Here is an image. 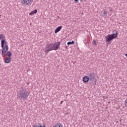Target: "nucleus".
<instances>
[{"instance_id": "obj_13", "label": "nucleus", "mask_w": 127, "mask_h": 127, "mask_svg": "<svg viewBox=\"0 0 127 127\" xmlns=\"http://www.w3.org/2000/svg\"><path fill=\"white\" fill-rule=\"evenodd\" d=\"M6 55L7 56V57L10 58L11 57V55H12V54L10 51H8L6 53Z\"/></svg>"}, {"instance_id": "obj_22", "label": "nucleus", "mask_w": 127, "mask_h": 127, "mask_svg": "<svg viewBox=\"0 0 127 127\" xmlns=\"http://www.w3.org/2000/svg\"><path fill=\"white\" fill-rule=\"evenodd\" d=\"M84 0H80V1H83Z\"/></svg>"}, {"instance_id": "obj_11", "label": "nucleus", "mask_w": 127, "mask_h": 127, "mask_svg": "<svg viewBox=\"0 0 127 127\" xmlns=\"http://www.w3.org/2000/svg\"><path fill=\"white\" fill-rule=\"evenodd\" d=\"M103 15L102 16H105V15H107V14H109V10L107 9L104 10L102 11Z\"/></svg>"}, {"instance_id": "obj_21", "label": "nucleus", "mask_w": 127, "mask_h": 127, "mask_svg": "<svg viewBox=\"0 0 127 127\" xmlns=\"http://www.w3.org/2000/svg\"><path fill=\"white\" fill-rule=\"evenodd\" d=\"M74 1H75L76 3L78 2L79 1V0H74Z\"/></svg>"}, {"instance_id": "obj_3", "label": "nucleus", "mask_w": 127, "mask_h": 127, "mask_svg": "<svg viewBox=\"0 0 127 127\" xmlns=\"http://www.w3.org/2000/svg\"><path fill=\"white\" fill-rule=\"evenodd\" d=\"M117 37H118V32L116 34L108 35L105 36L106 41V42H110L111 40H113V39H115V38H117Z\"/></svg>"}, {"instance_id": "obj_18", "label": "nucleus", "mask_w": 127, "mask_h": 127, "mask_svg": "<svg viewBox=\"0 0 127 127\" xmlns=\"http://www.w3.org/2000/svg\"><path fill=\"white\" fill-rule=\"evenodd\" d=\"M1 39H2V40H3V39H3V35H2V34H0V40H1Z\"/></svg>"}, {"instance_id": "obj_4", "label": "nucleus", "mask_w": 127, "mask_h": 127, "mask_svg": "<svg viewBox=\"0 0 127 127\" xmlns=\"http://www.w3.org/2000/svg\"><path fill=\"white\" fill-rule=\"evenodd\" d=\"M43 50H44V52H45V53L50 52V51H52V50H53V49L52 48V44H50L47 45L46 47Z\"/></svg>"}, {"instance_id": "obj_12", "label": "nucleus", "mask_w": 127, "mask_h": 127, "mask_svg": "<svg viewBox=\"0 0 127 127\" xmlns=\"http://www.w3.org/2000/svg\"><path fill=\"white\" fill-rule=\"evenodd\" d=\"M33 127H46L45 126H42L40 123H37L33 126Z\"/></svg>"}, {"instance_id": "obj_15", "label": "nucleus", "mask_w": 127, "mask_h": 127, "mask_svg": "<svg viewBox=\"0 0 127 127\" xmlns=\"http://www.w3.org/2000/svg\"><path fill=\"white\" fill-rule=\"evenodd\" d=\"M53 127H63V125L60 123H58L55 124Z\"/></svg>"}, {"instance_id": "obj_14", "label": "nucleus", "mask_w": 127, "mask_h": 127, "mask_svg": "<svg viewBox=\"0 0 127 127\" xmlns=\"http://www.w3.org/2000/svg\"><path fill=\"white\" fill-rule=\"evenodd\" d=\"M35 13H37V9H35L32 11H31L30 13V15H33V14H35Z\"/></svg>"}, {"instance_id": "obj_9", "label": "nucleus", "mask_w": 127, "mask_h": 127, "mask_svg": "<svg viewBox=\"0 0 127 127\" xmlns=\"http://www.w3.org/2000/svg\"><path fill=\"white\" fill-rule=\"evenodd\" d=\"M89 80H90L89 76H85L83 78V82H84V83H88V82H89Z\"/></svg>"}, {"instance_id": "obj_7", "label": "nucleus", "mask_w": 127, "mask_h": 127, "mask_svg": "<svg viewBox=\"0 0 127 127\" xmlns=\"http://www.w3.org/2000/svg\"><path fill=\"white\" fill-rule=\"evenodd\" d=\"M52 46L53 48V50H58L59 47H60V42H56L52 43Z\"/></svg>"}, {"instance_id": "obj_16", "label": "nucleus", "mask_w": 127, "mask_h": 127, "mask_svg": "<svg viewBox=\"0 0 127 127\" xmlns=\"http://www.w3.org/2000/svg\"><path fill=\"white\" fill-rule=\"evenodd\" d=\"M89 79L90 80H94V76H93V74H90L89 75Z\"/></svg>"}, {"instance_id": "obj_8", "label": "nucleus", "mask_w": 127, "mask_h": 127, "mask_svg": "<svg viewBox=\"0 0 127 127\" xmlns=\"http://www.w3.org/2000/svg\"><path fill=\"white\" fill-rule=\"evenodd\" d=\"M4 63H6L8 64V63H10L11 62V59L9 57H6L4 60Z\"/></svg>"}, {"instance_id": "obj_10", "label": "nucleus", "mask_w": 127, "mask_h": 127, "mask_svg": "<svg viewBox=\"0 0 127 127\" xmlns=\"http://www.w3.org/2000/svg\"><path fill=\"white\" fill-rule=\"evenodd\" d=\"M63 28V26H62L58 27L57 29L55 30V33H58V32H59V31H60V30H61V29H62Z\"/></svg>"}, {"instance_id": "obj_23", "label": "nucleus", "mask_w": 127, "mask_h": 127, "mask_svg": "<svg viewBox=\"0 0 127 127\" xmlns=\"http://www.w3.org/2000/svg\"><path fill=\"white\" fill-rule=\"evenodd\" d=\"M62 103H63V101H62L61 103V104H62Z\"/></svg>"}, {"instance_id": "obj_2", "label": "nucleus", "mask_w": 127, "mask_h": 127, "mask_svg": "<svg viewBox=\"0 0 127 127\" xmlns=\"http://www.w3.org/2000/svg\"><path fill=\"white\" fill-rule=\"evenodd\" d=\"M18 97L21 98V99H23V101H25L27 99V97H28L27 91L24 89H22L19 93H18Z\"/></svg>"}, {"instance_id": "obj_6", "label": "nucleus", "mask_w": 127, "mask_h": 127, "mask_svg": "<svg viewBox=\"0 0 127 127\" xmlns=\"http://www.w3.org/2000/svg\"><path fill=\"white\" fill-rule=\"evenodd\" d=\"M33 2V0H22V3L24 5H31Z\"/></svg>"}, {"instance_id": "obj_20", "label": "nucleus", "mask_w": 127, "mask_h": 127, "mask_svg": "<svg viewBox=\"0 0 127 127\" xmlns=\"http://www.w3.org/2000/svg\"><path fill=\"white\" fill-rule=\"evenodd\" d=\"M125 107H127V97L125 101Z\"/></svg>"}, {"instance_id": "obj_19", "label": "nucleus", "mask_w": 127, "mask_h": 127, "mask_svg": "<svg viewBox=\"0 0 127 127\" xmlns=\"http://www.w3.org/2000/svg\"><path fill=\"white\" fill-rule=\"evenodd\" d=\"M92 44L94 45H97V42L96 41V40H93L92 42Z\"/></svg>"}, {"instance_id": "obj_5", "label": "nucleus", "mask_w": 127, "mask_h": 127, "mask_svg": "<svg viewBox=\"0 0 127 127\" xmlns=\"http://www.w3.org/2000/svg\"><path fill=\"white\" fill-rule=\"evenodd\" d=\"M43 50H44V52H45V53L50 52V51H52V50H53V49L52 48V44H50L47 45L46 47Z\"/></svg>"}, {"instance_id": "obj_1", "label": "nucleus", "mask_w": 127, "mask_h": 127, "mask_svg": "<svg viewBox=\"0 0 127 127\" xmlns=\"http://www.w3.org/2000/svg\"><path fill=\"white\" fill-rule=\"evenodd\" d=\"M4 44H5V39L1 40V47L2 48V51H1L2 57H4V56H5V54H6L7 50H8V46L6 44L4 46Z\"/></svg>"}, {"instance_id": "obj_17", "label": "nucleus", "mask_w": 127, "mask_h": 127, "mask_svg": "<svg viewBox=\"0 0 127 127\" xmlns=\"http://www.w3.org/2000/svg\"><path fill=\"white\" fill-rule=\"evenodd\" d=\"M74 43H75V42H74V41H72V42H68L67 44V45H71L74 44Z\"/></svg>"}]
</instances>
